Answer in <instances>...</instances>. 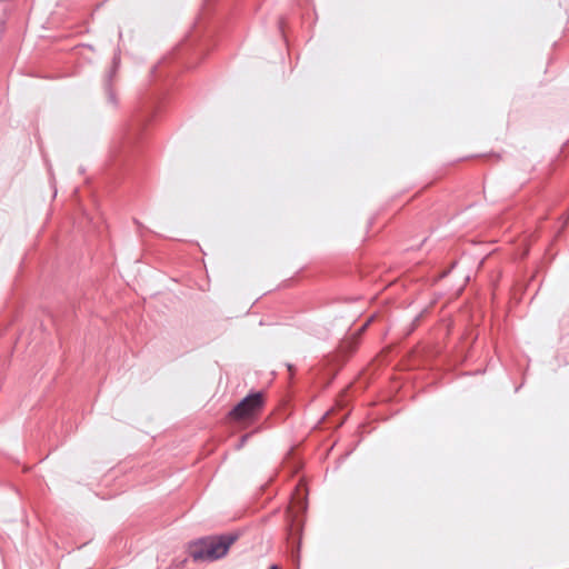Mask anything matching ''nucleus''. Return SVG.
Masks as SVG:
<instances>
[{"label":"nucleus","mask_w":569,"mask_h":569,"mask_svg":"<svg viewBox=\"0 0 569 569\" xmlns=\"http://www.w3.org/2000/svg\"><path fill=\"white\" fill-rule=\"evenodd\" d=\"M262 393H253L246 397L231 412L233 419L244 421L253 418L262 408Z\"/></svg>","instance_id":"nucleus-2"},{"label":"nucleus","mask_w":569,"mask_h":569,"mask_svg":"<svg viewBox=\"0 0 569 569\" xmlns=\"http://www.w3.org/2000/svg\"><path fill=\"white\" fill-rule=\"evenodd\" d=\"M269 569H278V568H277V567H271V568H269Z\"/></svg>","instance_id":"nucleus-3"},{"label":"nucleus","mask_w":569,"mask_h":569,"mask_svg":"<svg viewBox=\"0 0 569 569\" xmlns=\"http://www.w3.org/2000/svg\"><path fill=\"white\" fill-rule=\"evenodd\" d=\"M232 536L199 539L189 545V555L197 561H212L223 557L233 543Z\"/></svg>","instance_id":"nucleus-1"}]
</instances>
